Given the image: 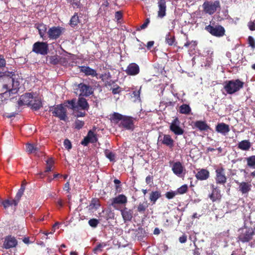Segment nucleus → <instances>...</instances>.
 I'll return each instance as SVG.
<instances>
[{"label": "nucleus", "instance_id": "nucleus-20", "mask_svg": "<svg viewBox=\"0 0 255 255\" xmlns=\"http://www.w3.org/2000/svg\"><path fill=\"white\" fill-rule=\"evenodd\" d=\"M166 0H158L157 4L158 7V16L163 18L166 15Z\"/></svg>", "mask_w": 255, "mask_h": 255}, {"label": "nucleus", "instance_id": "nucleus-52", "mask_svg": "<svg viewBox=\"0 0 255 255\" xmlns=\"http://www.w3.org/2000/svg\"><path fill=\"white\" fill-rule=\"evenodd\" d=\"M6 65V61L2 55L0 54V69L3 68Z\"/></svg>", "mask_w": 255, "mask_h": 255}, {"label": "nucleus", "instance_id": "nucleus-18", "mask_svg": "<svg viewBox=\"0 0 255 255\" xmlns=\"http://www.w3.org/2000/svg\"><path fill=\"white\" fill-rule=\"evenodd\" d=\"M185 168L180 161L174 162L172 166V171L173 173L178 177H181Z\"/></svg>", "mask_w": 255, "mask_h": 255}, {"label": "nucleus", "instance_id": "nucleus-39", "mask_svg": "<svg viewBox=\"0 0 255 255\" xmlns=\"http://www.w3.org/2000/svg\"><path fill=\"white\" fill-rule=\"evenodd\" d=\"M63 104L65 107H67L72 110H75L77 108L75 99H73L71 100H68L65 102Z\"/></svg>", "mask_w": 255, "mask_h": 255}, {"label": "nucleus", "instance_id": "nucleus-34", "mask_svg": "<svg viewBox=\"0 0 255 255\" xmlns=\"http://www.w3.org/2000/svg\"><path fill=\"white\" fill-rule=\"evenodd\" d=\"M165 42L169 46H172L175 42V36L170 32H168L165 36Z\"/></svg>", "mask_w": 255, "mask_h": 255}, {"label": "nucleus", "instance_id": "nucleus-27", "mask_svg": "<svg viewBox=\"0 0 255 255\" xmlns=\"http://www.w3.org/2000/svg\"><path fill=\"white\" fill-rule=\"evenodd\" d=\"M251 147V143L249 140H243L238 144V148L245 151H248Z\"/></svg>", "mask_w": 255, "mask_h": 255}, {"label": "nucleus", "instance_id": "nucleus-37", "mask_svg": "<svg viewBox=\"0 0 255 255\" xmlns=\"http://www.w3.org/2000/svg\"><path fill=\"white\" fill-rule=\"evenodd\" d=\"M100 206L99 200L97 198H93L89 206V210L97 209Z\"/></svg>", "mask_w": 255, "mask_h": 255}, {"label": "nucleus", "instance_id": "nucleus-7", "mask_svg": "<svg viewBox=\"0 0 255 255\" xmlns=\"http://www.w3.org/2000/svg\"><path fill=\"white\" fill-rule=\"evenodd\" d=\"M202 6L203 10L206 13L212 15L216 12L218 8H220V3L219 0L206 1L204 2Z\"/></svg>", "mask_w": 255, "mask_h": 255}, {"label": "nucleus", "instance_id": "nucleus-64", "mask_svg": "<svg viewBox=\"0 0 255 255\" xmlns=\"http://www.w3.org/2000/svg\"><path fill=\"white\" fill-rule=\"evenodd\" d=\"M152 177L148 175L145 178V181L147 184H150L152 182Z\"/></svg>", "mask_w": 255, "mask_h": 255}, {"label": "nucleus", "instance_id": "nucleus-11", "mask_svg": "<svg viewBox=\"0 0 255 255\" xmlns=\"http://www.w3.org/2000/svg\"><path fill=\"white\" fill-rule=\"evenodd\" d=\"M180 122L177 117L175 118L171 123L169 127L170 130L175 135H182L184 129L180 127Z\"/></svg>", "mask_w": 255, "mask_h": 255}, {"label": "nucleus", "instance_id": "nucleus-5", "mask_svg": "<svg viewBox=\"0 0 255 255\" xmlns=\"http://www.w3.org/2000/svg\"><path fill=\"white\" fill-rule=\"evenodd\" d=\"M49 111L52 112L53 116L58 118L60 120L66 121L67 119V110L64 104L51 106L49 107Z\"/></svg>", "mask_w": 255, "mask_h": 255}, {"label": "nucleus", "instance_id": "nucleus-17", "mask_svg": "<svg viewBox=\"0 0 255 255\" xmlns=\"http://www.w3.org/2000/svg\"><path fill=\"white\" fill-rule=\"evenodd\" d=\"M211 186L212 189V192L211 194H209V197L213 202H216L217 200H220L222 197L220 190L214 184H212Z\"/></svg>", "mask_w": 255, "mask_h": 255}, {"label": "nucleus", "instance_id": "nucleus-24", "mask_svg": "<svg viewBox=\"0 0 255 255\" xmlns=\"http://www.w3.org/2000/svg\"><path fill=\"white\" fill-rule=\"evenodd\" d=\"M121 212L125 223L131 220L133 214V212L131 210L125 207L121 210Z\"/></svg>", "mask_w": 255, "mask_h": 255}, {"label": "nucleus", "instance_id": "nucleus-49", "mask_svg": "<svg viewBox=\"0 0 255 255\" xmlns=\"http://www.w3.org/2000/svg\"><path fill=\"white\" fill-rule=\"evenodd\" d=\"M177 195V193L175 191H169L167 192L165 194V197L168 199H171L173 198L175 195Z\"/></svg>", "mask_w": 255, "mask_h": 255}, {"label": "nucleus", "instance_id": "nucleus-3", "mask_svg": "<svg viewBox=\"0 0 255 255\" xmlns=\"http://www.w3.org/2000/svg\"><path fill=\"white\" fill-rule=\"evenodd\" d=\"M244 82L239 79L227 81L224 86V89L227 94L232 95L242 89Z\"/></svg>", "mask_w": 255, "mask_h": 255}, {"label": "nucleus", "instance_id": "nucleus-48", "mask_svg": "<svg viewBox=\"0 0 255 255\" xmlns=\"http://www.w3.org/2000/svg\"><path fill=\"white\" fill-rule=\"evenodd\" d=\"M88 223L91 227L96 228L99 223V221L97 219H91L89 220Z\"/></svg>", "mask_w": 255, "mask_h": 255}, {"label": "nucleus", "instance_id": "nucleus-32", "mask_svg": "<svg viewBox=\"0 0 255 255\" xmlns=\"http://www.w3.org/2000/svg\"><path fill=\"white\" fill-rule=\"evenodd\" d=\"M191 109L190 106L186 104H183L179 107V112L180 114L188 115L190 113Z\"/></svg>", "mask_w": 255, "mask_h": 255}, {"label": "nucleus", "instance_id": "nucleus-31", "mask_svg": "<svg viewBox=\"0 0 255 255\" xmlns=\"http://www.w3.org/2000/svg\"><path fill=\"white\" fill-rule=\"evenodd\" d=\"M161 196V192L159 191H152L149 195V199L150 201L154 204L158 199Z\"/></svg>", "mask_w": 255, "mask_h": 255}, {"label": "nucleus", "instance_id": "nucleus-2", "mask_svg": "<svg viewBox=\"0 0 255 255\" xmlns=\"http://www.w3.org/2000/svg\"><path fill=\"white\" fill-rule=\"evenodd\" d=\"M110 120L115 124H118L121 121L120 126L127 129H132L133 127V122L131 117L123 116L118 113H114L111 115Z\"/></svg>", "mask_w": 255, "mask_h": 255}, {"label": "nucleus", "instance_id": "nucleus-55", "mask_svg": "<svg viewBox=\"0 0 255 255\" xmlns=\"http://www.w3.org/2000/svg\"><path fill=\"white\" fill-rule=\"evenodd\" d=\"M50 63L54 65L57 64L59 60L56 56H51L50 58Z\"/></svg>", "mask_w": 255, "mask_h": 255}, {"label": "nucleus", "instance_id": "nucleus-58", "mask_svg": "<svg viewBox=\"0 0 255 255\" xmlns=\"http://www.w3.org/2000/svg\"><path fill=\"white\" fill-rule=\"evenodd\" d=\"M191 44H193V45L195 47L197 45V42L195 41H190L188 40L184 44V46L186 47H188Z\"/></svg>", "mask_w": 255, "mask_h": 255}, {"label": "nucleus", "instance_id": "nucleus-44", "mask_svg": "<svg viewBox=\"0 0 255 255\" xmlns=\"http://www.w3.org/2000/svg\"><path fill=\"white\" fill-rule=\"evenodd\" d=\"M136 236L138 240H143V238L146 236L145 231L143 229L138 228Z\"/></svg>", "mask_w": 255, "mask_h": 255}, {"label": "nucleus", "instance_id": "nucleus-57", "mask_svg": "<svg viewBox=\"0 0 255 255\" xmlns=\"http://www.w3.org/2000/svg\"><path fill=\"white\" fill-rule=\"evenodd\" d=\"M149 22H150L149 18H146L145 19V22L140 26V28L141 29L145 28L147 26V25Z\"/></svg>", "mask_w": 255, "mask_h": 255}, {"label": "nucleus", "instance_id": "nucleus-22", "mask_svg": "<svg viewBox=\"0 0 255 255\" xmlns=\"http://www.w3.org/2000/svg\"><path fill=\"white\" fill-rule=\"evenodd\" d=\"M230 130L229 126L224 123H219L216 126V131L224 135H226Z\"/></svg>", "mask_w": 255, "mask_h": 255}, {"label": "nucleus", "instance_id": "nucleus-47", "mask_svg": "<svg viewBox=\"0 0 255 255\" xmlns=\"http://www.w3.org/2000/svg\"><path fill=\"white\" fill-rule=\"evenodd\" d=\"M84 124L85 123L84 121L76 120L75 122V128L77 129H80L83 127Z\"/></svg>", "mask_w": 255, "mask_h": 255}, {"label": "nucleus", "instance_id": "nucleus-56", "mask_svg": "<svg viewBox=\"0 0 255 255\" xmlns=\"http://www.w3.org/2000/svg\"><path fill=\"white\" fill-rule=\"evenodd\" d=\"M187 236L185 234H183L182 236L180 237L179 238V241L180 243H185L187 241Z\"/></svg>", "mask_w": 255, "mask_h": 255}, {"label": "nucleus", "instance_id": "nucleus-4", "mask_svg": "<svg viewBox=\"0 0 255 255\" xmlns=\"http://www.w3.org/2000/svg\"><path fill=\"white\" fill-rule=\"evenodd\" d=\"M239 234L238 237L239 242L243 243L249 242L253 239L255 235V230L251 227H244L239 230Z\"/></svg>", "mask_w": 255, "mask_h": 255}, {"label": "nucleus", "instance_id": "nucleus-40", "mask_svg": "<svg viewBox=\"0 0 255 255\" xmlns=\"http://www.w3.org/2000/svg\"><path fill=\"white\" fill-rule=\"evenodd\" d=\"M46 167L44 171L45 173L50 172L52 170V167L54 164V161L52 158H49L46 160Z\"/></svg>", "mask_w": 255, "mask_h": 255}, {"label": "nucleus", "instance_id": "nucleus-54", "mask_svg": "<svg viewBox=\"0 0 255 255\" xmlns=\"http://www.w3.org/2000/svg\"><path fill=\"white\" fill-rule=\"evenodd\" d=\"M115 17L117 21L120 20L123 17L122 12L121 11H118L116 12Z\"/></svg>", "mask_w": 255, "mask_h": 255}, {"label": "nucleus", "instance_id": "nucleus-33", "mask_svg": "<svg viewBox=\"0 0 255 255\" xmlns=\"http://www.w3.org/2000/svg\"><path fill=\"white\" fill-rule=\"evenodd\" d=\"M30 104L32 108L35 110H39L42 106L41 100L38 99L31 101Z\"/></svg>", "mask_w": 255, "mask_h": 255}, {"label": "nucleus", "instance_id": "nucleus-9", "mask_svg": "<svg viewBox=\"0 0 255 255\" xmlns=\"http://www.w3.org/2000/svg\"><path fill=\"white\" fill-rule=\"evenodd\" d=\"M65 31V28L61 26H52L48 31V37L51 40H56L59 38Z\"/></svg>", "mask_w": 255, "mask_h": 255}, {"label": "nucleus", "instance_id": "nucleus-28", "mask_svg": "<svg viewBox=\"0 0 255 255\" xmlns=\"http://www.w3.org/2000/svg\"><path fill=\"white\" fill-rule=\"evenodd\" d=\"M194 127L201 131L207 130L210 128L209 126L205 121H197L194 123Z\"/></svg>", "mask_w": 255, "mask_h": 255}, {"label": "nucleus", "instance_id": "nucleus-15", "mask_svg": "<svg viewBox=\"0 0 255 255\" xmlns=\"http://www.w3.org/2000/svg\"><path fill=\"white\" fill-rule=\"evenodd\" d=\"M236 183L239 185V191L243 195L247 196L249 192L251 191L252 185L250 183L244 181L239 182L238 181H236Z\"/></svg>", "mask_w": 255, "mask_h": 255}, {"label": "nucleus", "instance_id": "nucleus-61", "mask_svg": "<svg viewBox=\"0 0 255 255\" xmlns=\"http://www.w3.org/2000/svg\"><path fill=\"white\" fill-rule=\"evenodd\" d=\"M103 247V245L101 244L98 245L94 249L93 251L95 253H97L98 251H101V248Z\"/></svg>", "mask_w": 255, "mask_h": 255}, {"label": "nucleus", "instance_id": "nucleus-46", "mask_svg": "<svg viewBox=\"0 0 255 255\" xmlns=\"http://www.w3.org/2000/svg\"><path fill=\"white\" fill-rule=\"evenodd\" d=\"M24 192L20 190L19 189L18 190L16 196L15 197V198L14 199V203L16 204H18V202L20 201V199L23 194Z\"/></svg>", "mask_w": 255, "mask_h": 255}, {"label": "nucleus", "instance_id": "nucleus-36", "mask_svg": "<svg viewBox=\"0 0 255 255\" xmlns=\"http://www.w3.org/2000/svg\"><path fill=\"white\" fill-rule=\"evenodd\" d=\"M247 165L252 168H255V155H251L246 158Z\"/></svg>", "mask_w": 255, "mask_h": 255}, {"label": "nucleus", "instance_id": "nucleus-29", "mask_svg": "<svg viewBox=\"0 0 255 255\" xmlns=\"http://www.w3.org/2000/svg\"><path fill=\"white\" fill-rule=\"evenodd\" d=\"M26 150L29 154H36L39 151L40 149L36 144L27 143L26 144Z\"/></svg>", "mask_w": 255, "mask_h": 255}, {"label": "nucleus", "instance_id": "nucleus-26", "mask_svg": "<svg viewBox=\"0 0 255 255\" xmlns=\"http://www.w3.org/2000/svg\"><path fill=\"white\" fill-rule=\"evenodd\" d=\"M77 106L79 107L80 109L83 110H88L89 108V105L87 100L83 97L79 96L77 101Z\"/></svg>", "mask_w": 255, "mask_h": 255}, {"label": "nucleus", "instance_id": "nucleus-21", "mask_svg": "<svg viewBox=\"0 0 255 255\" xmlns=\"http://www.w3.org/2000/svg\"><path fill=\"white\" fill-rule=\"evenodd\" d=\"M210 176L209 171L206 169H199L195 175L196 178L199 180H205Z\"/></svg>", "mask_w": 255, "mask_h": 255}, {"label": "nucleus", "instance_id": "nucleus-35", "mask_svg": "<svg viewBox=\"0 0 255 255\" xmlns=\"http://www.w3.org/2000/svg\"><path fill=\"white\" fill-rule=\"evenodd\" d=\"M79 23H80V19L78 13L75 12L71 18L69 24L71 27H74L77 25Z\"/></svg>", "mask_w": 255, "mask_h": 255}, {"label": "nucleus", "instance_id": "nucleus-10", "mask_svg": "<svg viewBox=\"0 0 255 255\" xmlns=\"http://www.w3.org/2000/svg\"><path fill=\"white\" fill-rule=\"evenodd\" d=\"M215 173L216 183L217 184H225L227 180L225 174V169L223 166L218 167L215 169Z\"/></svg>", "mask_w": 255, "mask_h": 255}, {"label": "nucleus", "instance_id": "nucleus-38", "mask_svg": "<svg viewBox=\"0 0 255 255\" xmlns=\"http://www.w3.org/2000/svg\"><path fill=\"white\" fill-rule=\"evenodd\" d=\"M148 207L147 202L139 203L137 207V211L140 214H144Z\"/></svg>", "mask_w": 255, "mask_h": 255}, {"label": "nucleus", "instance_id": "nucleus-8", "mask_svg": "<svg viewBox=\"0 0 255 255\" xmlns=\"http://www.w3.org/2000/svg\"><path fill=\"white\" fill-rule=\"evenodd\" d=\"M32 51L37 54L45 55L48 52V44L47 42L37 41L33 44Z\"/></svg>", "mask_w": 255, "mask_h": 255}, {"label": "nucleus", "instance_id": "nucleus-30", "mask_svg": "<svg viewBox=\"0 0 255 255\" xmlns=\"http://www.w3.org/2000/svg\"><path fill=\"white\" fill-rule=\"evenodd\" d=\"M161 142L162 144L171 147L173 146L174 140L169 134H164Z\"/></svg>", "mask_w": 255, "mask_h": 255}, {"label": "nucleus", "instance_id": "nucleus-42", "mask_svg": "<svg viewBox=\"0 0 255 255\" xmlns=\"http://www.w3.org/2000/svg\"><path fill=\"white\" fill-rule=\"evenodd\" d=\"M14 199L12 200H5L4 201H3L2 202V204L3 206V207L4 208V209H6L7 208L9 207V206H16L18 204H16L14 203Z\"/></svg>", "mask_w": 255, "mask_h": 255}, {"label": "nucleus", "instance_id": "nucleus-1", "mask_svg": "<svg viewBox=\"0 0 255 255\" xmlns=\"http://www.w3.org/2000/svg\"><path fill=\"white\" fill-rule=\"evenodd\" d=\"M19 83L14 81V79L9 77L0 78V94H4L7 92L14 94L17 92L19 89Z\"/></svg>", "mask_w": 255, "mask_h": 255}, {"label": "nucleus", "instance_id": "nucleus-50", "mask_svg": "<svg viewBox=\"0 0 255 255\" xmlns=\"http://www.w3.org/2000/svg\"><path fill=\"white\" fill-rule=\"evenodd\" d=\"M64 145L68 150L72 148V144L71 141L68 139H65L64 141Z\"/></svg>", "mask_w": 255, "mask_h": 255}, {"label": "nucleus", "instance_id": "nucleus-53", "mask_svg": "<svg viewBox=\"0 0 255 255\" xmlns=\"http://www.w3.org/2000/svg\"><path fill=\"white\" fill-rule=\"evenodd\" d=\"M249 28L251 31L255 30V21H250L248 23Z\"/></svg>", "mask_w": 255, "mask_h": 255}, {"label": "nucleus", "instance_id": "nucleus-45", "mask_svg": "<svg viewBox=\"0 0 255 255\" xmlns=\"http://www.w3.org/2000/svg\"><path fill=\"white\" fill-rule=\"evenodd\" d=\"M105 154L106 156L111 161H113L115 160V155L114 153L111 151L109 149H106L105 150Z\"/></svg>", "mask_w": 255, "mask_h": 255}, {"label": "nucleus", "instance_id": "nucleus-41", "mask_svg": "<svg viewBox=\"0 0 255 255\" xmlns=\"http://www.w3.org/2000/svg\"><path fill=\"white\" fill-rule=\"evenodd\" d=\"M69 2L74 8H81L82 7V4L79 0H69Z\"/></svg>", "mask_w": 255, "mask_h": 255}, {"label": "nucleus", "instance_id": "nucleus-16", "mask_svg": "<svg viewBox=\"0 0 255 255\" xmlns=\"http://www.w3.org/2000/svg\"><path fill=\"white\" fill-rule=\"evenodd\" d=\"M128 202L127 197L124 194H120L111 199V206L116 208L117 205L126 204Z\"/></svg>", "mask_w": 255, "mask_h": 255}, {"label": "nucleus", "instance_id": "nucleus-12", "mask_svg": "<svg viewBox=\"0 0 255 255\" xmlns=\"http://www.w3.org/2000/svg\"><path fill=\"white\" fill-rule=\"evenodd\" d=\"M77 87L80 91V96L89 97L94 93L92 86L89 85L81 83L77 85Z\"/></svg>", "mask_w": 255, "mask_h": 255}, {"label": "nucleus", "instance_id": "nucleus-23", "mask_svg": "<svg viewBox=\"0 0 255 255\" xmlns=\"http://www.w3.org/2000/svg\"><path fill=\"white\" fill-rule=\"evenodd\" d=\"M79 69L80 72L84 73L86 76L97 77L98 75L97 71L89 66H79Z\"/></svg>", "mask_w": 255, "mask_h": 255}, {"label": "nucleus", "instance_id": "nucleus-59", "mask_svg": "<svg viewBox=\"0 0 255 255\" xmlns=\"http://www.w3.org/2000/svg\"><path fill=\"white\" fill-rule=\"evenodd\" d=\"M120 89H121L120 87L119 86H117V87L116 88H113L112 89V93L114 95L119 94L121 92V90Z\"/></svg>", "mask_w": 255, "mask_h": 255}, {"label": "nucleus", "instance_id": "nucleus-25", "mask_svg": "<svg viewBox=\"0 0 255 255\" xmlns=\"http://www.w3.org/2000/svg\"><path fill=\"white\" fill-rule=\"evenodd\" d=\"M34 26L38 29L40 37L43 40H45L46 39V36L45 35V33L47 31L46 25L43 23H36L35 24Z\"/></svg>", "mask_w": 255, "mask_h": 255}, {"label": "nucleus", "instance_id": "nucleus-63", "mask_svg": "<svg viewBox=\"0 0 255 255\" xmlns=\"http://www.w3.org/2000/svg\"><path fill=\"white\" fill-rule=\"evenodd\" d=\"M115 190H116V193L121 192L122 191V185L121 184L116 185L115 186Z\"/></svg>", "mask_w": 255, "mask_h": 255}, {"label": "nucleus", "instance_id": "nucleus-14", "mask_svg": "<svg viewBox=\"0 0 255 255\" xmlns=\"http://www.w3.org/2000/svg\"><path fill=\"white\" fill-rule=\"evenodd\" d=\"M17 245V241L15 237L9 235L4 238L2 248L5 249L15 247Z\"/></svg>", "mask_w": 255, "mask_h": 255}, {"label": "nucleus", "instance_id": "nucleus-19", "mask_svg": "<svg viewBox=\"0 0 255 255\" xmlns=\"http://www.w3.org/2000/svg\"><path fill=\"white\" fill-rule=\"evenodd\" d=\"M139 71L138 65L135 63H131L128 66L125 72L128 75L134 76L137 75Z\"/></svg>", "mask_w": 255, "mask_h": 255}, {"label": "nucleus", "instance_id": "nucleus-51", "mask_svg": "<svg viewBox=\"0 0 255 255\" xmlns=\"http://www.w3.org/2000/svg\"><path fill=\"white\" fill-rule=\"evenodd\" d=\"M248 43L253 48H255V40L251 36L248 37Z\"/></svg>", "mask_w": 255, "mask_h": 255}, {"label": "nucleus", "instance_id": "nucleus-6", "mask_svg": "<svg viewBox=\"0 0 255 255\" xmlns=\"http://www.w3.org/2000/svg\"><path fill=\"white\" fill-rule=\"evenodd\" d=\"M205 29L210 34L217 37H221L225 35L226 31L224 27L220 24H209L205 26Z\"/></svg>", "mask_w": 255, "mask_h": 255}, {"label": "nucleus", "instance_id": "nucleus-60", "mask_svg": "<svg viewBox=\"0 0 255 255\" xmlns=\"http://www.w3.org/2000/svg\"><path fill=\"white\" fill-rule=\"evenodd\" d=\"M63 190L66 191L67 192H69L70 188V183L69 181H67L64 185L63 187Z\"/></svg>", "mask_w": 255, "mask_h": 255}, {"label": "nucleus", "instance_id": "nucleus-13", "mask_svg": "<svg viewBox=\"0 0 255 255\" xmlns=\"http://www.w3.org/2000/svg\"><path fill=\"white\" fill-rule=\"evenodd\" d=\"M98 141L97 134L95 133L92 130H90L87 135L81 141V143L84 146H87L89 143H95Z\"/></svg>", "mask_w": 255, "mask_h": 255}, {"label": "nucleus", "instance_id": "nucleus-43", "mask_svg": "<svg viewBox=\"0 0 255 255\" xmlns=\"http://www.w3.org/2000/svg\"><path fill=\"white\" fill-rule=\"evenodd\" d=\"M188 189V186L186 184H184L178 188L175 192L177 194H183L187 192Z\"/></svg>", "mask_w": 255, "mask_h": 255}, {"label": "nucleus", "instance_id": "nucleus-62", "mask_svg": "<svg viewBox=\"0 0 255 255\" xmlns=\"http://www.w3.org/2000/svg\"><path fill=\"white\" fill-rule=\"evenodd\" d=\"M86 114L85 112H78L75 115V116L76 117V118H79V117H84L86 116Z\"/></svg>", "mask_w": 255, "mask_h": 255}]
</instances>
